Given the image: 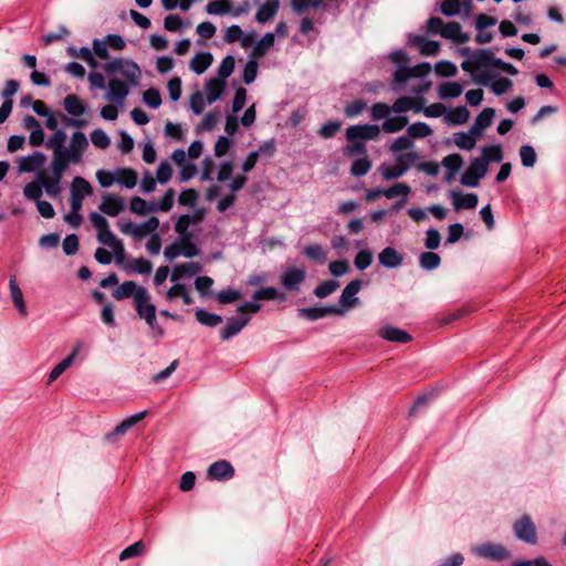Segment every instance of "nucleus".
<instances>
[{"mask_svg": "<svg viewBox=\"0 0 566 566\" xmlns=\"http://www.w3.org/2000/svg\"><path fill=\"white\" fill-rule=\"evenodd\" d=\"M126 48V41L119 34L109 33L105 36L94 39L92 49L82 46L76 49L70 46L71 56L85 62L93 71L103 66V71H139V66L129 59L112 56L111 52H119Z\"/></svg>", "mask_w": 566, "mask_h": 566, "instance_id": "f257e3e1", "label": "nucleus"}, {"mask_svg": "<svg viewBox=\"0 0 566 566\" xmlns=\"http://www.w3.org/2000/svg\"><path fill=\"white\" fill-rule=\"evenodd\" d=\"M88 148L87 137L83 132H74L71 136L69 146L54 149L52 160L49 166L50 175H52L60 184L65 171L71 165H78L83 161V156Z\"/></svg>", "mask_w": 566, "mask_h": 566, "instance_id": "f03ea898", "label": "nucleus"}, {"mask_svg": "<svg viewBox=\"0 0 566 566\" xmlns=\"http://www.w3.org/2000/svg\"><path fill=\"white\" fill-rule=\"evenodd\" d=\"M232 73H217L216 76L206 81L203 91H195L189 97V106L195 115L202 114L206 102L216 103L226 92L227 78Z\"/></svg>", "mask_w": 566, "mask_h": 566, "instance_id": "7ed1b4c3", "label": "nucleus"}, {"mask_svg": "<svg viewBox=\"0 0 566 566\" xmlns=\"http://www.w3.org/2000/svg\"><path fill=\"white\" fill-rule=\"evenodd\" d=\"M43 189L52 198L59 197L62 191L61 184L52 175L46 174L45 170H39L35 179L24 186L23 196L36 203L41 200Z\"/></svg>", "mask_w": 566, "mask_h": 566, "instance_id": "20e7f679", "label": "nucleus"}, {"mask_svg": "<svg viewBox=\"0 0 566 566\" xmlns=\"http://www.w3.org/2000/svg\"><path fill=\"white\" fill-rule=\"evenodd\" d=\"M501 67V71H517L511 64H502L489 50H476L462 63L463 71H492Z\"/></svg>", "mask_w": 566, "mask_h": 566, "instance_id": "39448f33", "label": "nucleus"}, {"mask_svg": "<svg viewBox=\"0 0 566 566\" xmlns=\"http://www.w3.org/2000/svg\"><path fill=\"white\" fill-rule=\"evenodd\" d=\"M429 73H394L392 88L395 91H402L405 85L411 80H417L412 84L410 91L416 94L426 93L431 86V82L427 78Z\"/></svg>", "mask_w": 566, "mask_h": 566, "instance_id": "423d86ee", "label": "nucleus"}, {"mask_svg": "<svg viewBox=\"0 0 566 566\" xmlns=\"http://www.w3.org/2000/svg\"><path fill=\"white\" fill-rule=\"evenodd\" d=\"M499 74L500 73H471L474 84L490 87L495 95H502L511 88L512 82L507 77L499 76Z\"/></svg>", "mask_w": 566, "mask_h": 566, "instance_id": "0eeeda50", "label": "nucleus"}, {"mask_svg": "<svg viewBox=\"0 0 566 566\" xmlns=\"http://www.w3.org/2000/svg\"><path fill=\"white\" fill-rule=\"evenodd\" d=\"M488 170L485 160H482L480 157L473 158L469 167L461 175L460 182L465 187L475 188Z\"/></svg>", "mask_w": 566, "mask_h": 566, "instance_id": "6e6552de", "label": "nucleus"}, {"mask_svg": "<svg viewBox=\"0 0 566 566\" xmlns=\"http://www.w3.org/2000/svg\"><path fill=\"white\" fill-rule=\"evenodd\" d=\"M380 127L374 124L352 125L346 129V139L349 143H364L374 140L379 136Z\"/></svg>", "mask_w": 566, "mask_h": 566, "instance_id": "1a4fd4ad", "label": "nucleus"}, {"mask_svg": "<svg viewBox=\"0 0 566 566\" xmlns=\"http://www.w3.org/2000/svg\"><path fill=\"white\" fill-rule=\"evenodd\" d=\"M515 536L527 544L534 545L537 542V534L534 523L528 515L516 520L513 524Z\"/></svg>", "mask_w": 566, "mask_h": 566, "instance_id": "9d476101", "label": "nucleus"}, {"mask_svg": "<svg viewBox=\"0 0 566 566\" xmlns=\"http://www.w3.org/2000/svg\"><path fill=\"white\" fill-rule=\"evenodd\" d=\"M472 553L481 558L495 562L504 560L510 557L509 551L501 544L484 543L472 548Z\"/></svg>", "mask_w": 566, "mask_h": 566, "instance_id": "9b49d317", "label": "nucleus"}, {"mask_svg": "<svg viewBox=\"0 0 566 566\" xmlns=\"http://www.w3.org/2000/svg\"><path fill=\"white\" fill-rule=\"evenodd\" d=\"M345 310L337 305L321 306V307H302L297 310V314L308 321H316L324 318L328 315L342 316L345 314Z\"/></svg>", "mask_w": 566, "mask_h": 566, "instance_id": "f8f14e48", "label": "nucleus"}, {"mask_svg": "<svg viewBox=\"0 0 566 566\" xmlns=\"http://www.w3.org/2000/svg\"><path fill=\"white\" fill-rule=\"evenodd\" d=\"M134 306L138 317L142 319L156 313V306L150 303V295L143 286L134 295Z\"/></svg>", "mask_w": 566, "mask_h": 566, "instance_id": "ddd939ff", "label": "nucleus"}, {"mask_svg": "<svg viewBox=\"0 0 566 566\" xmlns=\"http://www.w3.org/2000/svg\"><path fill=\"white\" fill-rule=\"evenodd\" d=\"M97 240L112 249L118 261L124 258L125 249L123 242L111 231L109 226L97 232Z\"/></svg>", "mask_w": 566, "mask_h": 566, "instance_id": "4468645a", "label": "nucleus"}, {"mask_svg": "<svg viewBox=\"0 0 566 566\" xmlns=\"http://www.w3.org/2000/svg\"><path fill=\"white\" fill-rule=\"evenodd\" d=\"M129 94V83L119 78H111L107 86L108 101H113L117 104H123Z\"/></svg>", "mask_w": 566, "mask_h": 566, "instance_id": "2eb2a0df", "label": "nucleus"}, {"mask_svg": "<svg viewBox=\"0 0 566 566\" xmlns=\"http://www.w3.org/2000/svg\"><path fill=\"white\" fill-rule=\"evenodd\" d=\"M46 161V156L39 150L33 151L28 156H23L19 159V171L20 172H34L42 170L41 168Z\"/></svg>", "mask_w": 566, "mask_h": 566, "instance_id": "dca6fc26", "label": "nucleus"}, {"mask_svg": "<svg viewBox=\"0 0 566 566\" xmlns=\"http://www.w3.org/2000/svg\"><path fill=\"white\" fill-rule=\"evenodd\" d=\"M389 59L396 65V71H432L429 63H420L417 65H410L407 54L402 50L394 51Z\"/></svg>", "mask_w": 566, "mask_h": 566, "instance_id": "f3484780", "label": "nucleus"}, {"mask_svg": "<svg viewBox=\"0 0 566 566\" xmlns=\"http://www.w3.org/2000/svg\"><path fill=\"white\" fill-rule=\"evenodd\" d=\"M304 269L289 268L281 275V284L289 291H298L301 283L305 280Z\"/></svg>", "mask_w": 566, "mask_h": 566, "instance_id": "a211bd4d", "label": "nucleus"}, {"mask_svg": "<svg viewBox=\"0 0 566 566\" xmlns=\"http://www.w3.org/2000/svg\"><path fill=\"white\" fill-rule=\"evenodd\" d=\"M249 321V316L229 317L226 326L220 331L221 339L229 340L237 336L248 325Z\"/></svg>", "mask_w": 566, "mask_h": 566, "instance_id": "6ab92c4d", "label": "nucleus"}, {"mask_svg": "<svg viewBox=\"0 0 566 566\" xmlns=\"http://www.w3.org/2000/svg\"><path fill=\"white\" fill-rule=\"evenodd\" d=\"M98 208L103 213L109 217H116L125 209V202L122 197L107 193L103 196Z\"/></svg>", "mask_w": 566, "mask_h": 566, "instance_id": "aec40b11", "label": "nucleus"}, {"mask_svg": "<svg viewBox=\"0 0 566 566\" xmlns=\"http://www.w3.org/2000/svg\"><path fill=\"white\" fill-rule=\"evenodd\" d=\"M450 198L455 210L474 209L479 198L475 193H462L460 190H451Z\"/></svg>", "mask_w": 566, "mask_h": 566, "instance_id": "412c9836", "label": "nucleus"}, {"mask_svg": "<svg viewBox=\"0 0 566 566\" xmlns=\"http://www.w3.org/2000/svg\"><path fill=\"white\" fill-rule=\"evenodd\" d=\"M363 286L358 279L350 281L339 296V304L346 307H354L358 303L357 294Z\"/></svg>", "mask_w": 566, "mask_h": 566, "instance_id": "4be33fe9", "label": "nucleus"}, {"mask_svg": "<svg viewBox=\"0 0 566 566\" xmlns=\"http://www.w3.org/2000/svg\"><path fill=\"white\" fill-rule=\"evenodd\" d=\"M378 335L388 342L406 344L411 340V335L392 325H385L378 331Z\"/></svg>", "mask_w": 566, "mask_h": 566, "instance_id": "5701e85b", "label": "nucleus"}, {"mask_svg": "<svg viewBox=\"0 0 566 566\" xmlns=\"http://www.w3.org/2000/svg\"><path fill=\"white\" fill-rule=\"evenodd\" d=\"M379 264L386 269H397L403 262V256L392 247H386L378 254Z\"/></svg>", "mask_w": 566, "mask_h": 566, "instance_id": "b1692460", "label": "nucleus"}, {"mask_svg": "<svg viewBox=\"0 0 566 566\" xmlns=\"http://www.w3.org/2000/svg\"><path fill=\"white\" fill-rule=\"evenodd\" d=\"M208 474L213 480H228L234 475V469L230 462L226 460H219L209 467Z\"/></svg>", "mask_w": 566, "mask_h": 566, "instance_id": "393cba45", "label": "nucleus"}, {"mask_svg": "<svg viewBox=\"0 0 566 566\" xmlns=\"http://www.w3.org/2000/svg\"><path fill=\"white\" fill-rule=\"evenodd\" d=\"M202 268L198 262H188L184 264L176 265L170 274V280L172 282H177L182 277H190L199 272H201Z\"/></svg>", "mask_w": 566, "mask_h": 566, "instance_id": "a878e982", "label": "nucleus"}, {"mask_svg": "<svg viewBox=\"0 0 566 566\" xmlns=\"http://www.w3.org/2000/svg\"><path fill=\"white\" fill-rule=\"evenodd\" d=\"M495 115L494 108L486 107L484 108L474 119L473 125L471 126V132L475 133L476 136H482L485 128H488L493 120Z\"/></svg>", "mask_w": 566, "mask_h": 566, "instance_id": "bb28decb", "label": "nucleus"}, {"mask_svg": "<svg viewBox=\"0 0 566 566\" xmlns=\"http://www.w3.org/2000/svg\"><path fill=\"white\" fill-rule=\"evenodd\" d=\"M63 107L69 115L74 117L81 116L88 111L87 105L75 94H69L64 98Z\"/></svg>", "mask_w": 566, "mask_h": 566, "instance_id": "cd10ccee", "label": "nucleus"}, {"mask_svg": "<svg viewBox=\"0 0 566 566\" xmlns=\"http://www.w3.org/2000/svg\"><path fill=\"white\" fill-rule=\"evenodd\" d=\"M82 348L81 344H77L72 353L65 357L62 361H60L49 374L48 384L55 381L74 361L76 355L80 353Z\"/></svg>", "mask_w": 566, "mask_h": 566, "instance_id": "c85d7f7f", "label": "nucleus"}, {"mask_svg": "<svg viewBox=\"0 0 566 566\" xmlns=\"http://www.w3.org/2000/svg\"><path fill=\"white\" fill-rule=\"evenodd\" d=\"M9 291H10V296H11L14 307L18 310L20 315L27 316L28 312H27L23 293L17 283L15 276L10 277Z\"/></svg>", "mask_w": 566, "mask_h": 566, "instance_id": "c756f323", "label": "nucleus"}, {"mask_svg": "<svg viewBox=\"0 0 566 566\" xmlns=\"http://www.w3.org/2000/svg\"><path fill=\"white\" fill-rule=\"evenodd\" d=\"M410 44L417 46L422 55H436L440 50V43L433 40H427L423 36H415L409 40Z\"/></svg>", "mask_w": 566, "mask_h": 566, "instance_id": "7c9ffc66", "label": "nucleus"}, {"mask_svg": "<svg viewBox=\"0 0 566 566\" xmlns=\"http://www.w3.org/2000/svg\"><path fill=\"white\" fill-rule=\"evenodd\" d=\"M455 43L462 44L469 40V35L462 32V28L458 22H449L444 25L442 35Z\"/></svg>", "mask_w": 566, "mask_h": 566, "instance_id": "2f4dec72", "label": "nucleus"}, {"mask_svg": "<svg viewBox=\"0 0 566 566\" xmlns=\"http://www.w3.org/2000/svg\"><path fill=\"white\" fill-rule=\"evenodd\" d=\"M279 10L277 0H266L258 10L255 19L260 23H265L274 18Z\"/></svg>", "mask_w": 566, "mask_h": 566, "instance_id": "473e14b6", "label": "nucleus"}, {"mask_svg": "<svg viewBox=\"0 0 566 566\" xmlns=\"http://www.w3.org/2000/svg\"><path fill=\"white\" fill-rule=\"evenodd\" d=\"M147 411H140L137 412L127 419L123 420L119 424H117L114 429V431L109 434H107V439H109L112 436H122L125 434L132 427H134L137 422H139L142 419L145 418Z\"/></svg>", "mask_w": 566, "mask_h": 566, "instance_id": "72a5a7b5", "label": "nucleus"}, {"mask_svg": "<svg viewBox=\"0 0 566 566\" xmlns=\"http://www.w3.org/2000/svg\"><path fill=\"white\" fill-rule=\"evenodd\" d=\"M476 137L475 133H472L470 128L469 132L454 133L453 142L460 149L471 150L476 145Z\"/></svg>", "mask_w": 566, "mask_h": 566, "instance_id": "f704fd0d", "label": "nucleus"}, {"mask_svg": "<svg viewBox=\"0 0 566 566\" xmlns=\"http://www.w3.org/2000/svg\"><path fill=\"white\" fill-rule=\"evenodd\" d=\"M391 108L392 112L397 114H402L411 109L415 113H419L422 109L421 105H417L415 98L411 96H401L397 98L391 105Z\"/></svg>", "mask_w": 566, "mask_h": 566, "instance_id": "c9c22d12", "label": "nucleus"}, {"mask_svg": "<svg viewBox=\"0 0 566 566\" xmlns=\"http://www.w3.org/2000/svg\"><path fill=\"white\" fill-rule=\"evenodd\" d=\"M159 227V219L150 217L145 222L136 224L132 234L134 240L143 239L148 232H155Z\"/></svg>", "mask_w": 566, "mask_h": 566, "instance_id": "e433bc0d", "label": "nucleus"}, {"mask_svg": "<svg viewBox=\"0 0 566 566\" xmlns=\"http://www.w3.org/2000/svg\"><path fill=\"white\" fill-rule=\"evenodd\" d=\"M116 182L120 186L133 189L137 184V174L132 168H120L115 172Z\"/></svg>", "mask_w": 566, "mask_h": 566, "instance_id": "4c0bfd02", "label": "nucleus"}, {"mask_svg": "<svg viewBox=\"0 0 566 566\" xmlns=\"http://www.w3.org/2000/svg\"><path fill=\"white\" fill-rule=\"evenodd\" d=\"M408 124V118L405 115H397L389 117L382 122L381 129L387 134L400 132Z\"/></svg>", "mask_w": 566, "mask_h": 566, "instance_id": "58836bf2", "label": "nucleus"}, {"mask_svg": "<svg viewBox=\"0 0 566 566\" xmlns=\"http://www.w3.org/2000/svg\"><path fill=\"white\" fill-rule=\"evenodd\" d=\"M463 87L458 82H444L438 87V94L440 98H455L462 94Z\"/></svg>", "mask_w": 566, "mask_h": 566, "instance_id": "ea45409f", "label": "nucleus"}, {"mask_svg": "<svg viewBox=\"0 0 566 566\" xmlns=\"http://www.w3.org/2000/svg\"><path fill=\"white\" fill-rule=\"evenodd\" d=\"M470 112L465 106H458L450 109L446 115V122L451 125H462L468 122Z\"/></svg>", "mask_w": 566, "mask_h": 566, "instance_id": "a19ab883", "label": "nucleus"}, {"mask_svg": "<svg viewBox=\"0 0 566 566\" xmlns=\"http://www.w3.org/2000/svg\"><path fill=\"white\" fill-rule=\"evenodd\" d=\"M180 297L185 305H190L192 303V298L189 294V291L185 284L176 283L168 289L166 292V298L168 301Z\"/></svg>", "mask_w": 566, "mask_h": 566, "instance_id": "79ce46f5", "label": "nucleus"}, {"mask_svg": "<svg viewBox=\"0 0 566 566\" xmlns=\"http://www.w3.org/2000/svg\"><path fill=\"white\" fill-rule=\"evenodd\" d=\"M482 160H485L489 168L490 163H500L503 159V150L501 145H489L482 148Z\"/></svg>", "mask_w": 566, "mask_h": 566, "instance_id": "37998d69", "label": "nucleus"}, {"mask_svg": "<svg viewBox=\"0 0 566 566\" xmlns=\"http://www.w3.org/2000/svg\"><path fill=\"white\" fill-rule=\"evenodd\" d=\"M206 12L211 15H222L232 12V3L230 0L210 1L206 7Z\"/></svg>", "mask_w": 566, "mask_h": 566, "instance_id": "c03bdc74", "label": "nucleus"}, {"mask_svg": "<svg viewBox=\"0 0 566 566\" xmlns=\"http://www.w3.org/2000/svg\"><path fill=\"white\" fill-rule=\"evenodd\" d=\"M71 193H76L80 197H87L93 193L91 184L83 177L76 176L73 178L71 184Z\"/></svg>", "mask_w": 566, "mask_h": 566, "instance_id": "a18cd8bd", "label": "nucleus"}, {"mask_svg": "<svg viewBox=\"0 0 566 566\" xmlns=\"http://www.w3.org/2000/svg\"><path fill=\"white\" fill-rule=\"evenodd\" d=\"M253 300L259 301H274L280 300L284 301L285 295L281 294L276 287L269 286V287H262L258 291H255L252 295Z\"/></svg>", "mask_w": 566, "mask_h": 566, "instance_id": "49530a36", "label": "nucleus"}, {"mask_svg": "<svg viewBox=\"0 0 566 566\" xmlns=\"http://www.w3.org/2000/svg\"><path fill=\"white\" fill-rule=\"evenodd\" d=\"M139 287L140 286H137L133 281H125L113 292V296L116 300H124L128 297L134 298V295L137 293Z\"/></svg>", "mask_w": 566, "mask_h": 566, "instance_id": "de8ad7c7", "label": "nucleus"}, {"mask_svg": "<svg viewBox=\"0 0 566 566\" xmlns=\"http://www.w3.org/2000/svg\"><path fill=\"white\" fill-rule=\"evenodd\" d=\"M196 318L200 324L209 327H216L222 323V316L210 313L203 308L196 311Z\"/></svg>", "mask_w": 566, "mask_h": 566, "instance_id": "09e8293b", "label": "nucleus"}, {"mask_svg": "<svg viewBox=\"0 0 566 566\" xmlns=\"http://www.w3.org/2000/svg\"><path fill=\"white\" fill-rule=\"evenodd\" d=\"M419 263L423 270L432 271V270H436L440 265L441 259H440L439 254H437L432 251H427V252H422L420 254Z\"/></svg>", "mask_w": 566, "mask_h": 566, "instance_id": "8fccbe9b", "label": "nucleus"}, {"mask_svg": "<svg viewBox=\"0 0 566 566\" xmlns=\"http://www.w3.org/2000/svg\"><path fill=\"white\" fill-rule=\"evenodd\" d=\"M212 55L209 52L197 53L190 61L191 71H206L212 63Z\"/></svg>", "mask_w": 566, "mask_h": 566, "instance_id": "3c124183", "label": "nucleus"}, {"mask_svg": "<svg viewBox=\"0 0 566 566\" xmlns=\"http://www.w3.org/2000/svg\"><path fill=\"white\" fill-rule=\"evenodd\" d=\"M180 251L185 258H193L200 254V249L191 241V237H181L177 240Z\"/></svg>", "mask_w": 566, "mask_h": 566, "instance_id": "603ef678", "label": "nucleus"}, {"mask_svg": "<svg viewBox=\"0 0 566 566\" xmlns=\"http://www.w3.org/2000/svg\"><path fill=\"white\" fill-rule=\"evenodd\" d=\"M432 134L431 127L423 122H416L408 127L410 138H424Z\"/></svg>", "mask_w": 566, "mask_h": 566, "instance_id": "864d4df0", "label": "nucleus"}, {"mask_svg": "<svg viewBox=\"0 0 566 566\" xmlns=\"http://www.w3.org/2000/svg\"><path fill=\"white\" fill-rule=\"evenodd\" d=\"M338 286H339V283L337 281L326 280L315 287L314 294L318 298H325L328 295H331L332 293H334L338 289Z\"/></svg>", "mask_w": 566, "mask_h": 566, "instance_id": "5fc2aeb1", "label": "nucleus"}, {"mask_svg": "<svg viewBox=\"0 0 566 566\" xmlns=\"http://www.w3.org/2000/svg\"><path fill=\"white\" fill-rule=\"evenodd\" d=\"M410 187L403 182H397L391 187L384 189L382 196L387 199H394L398 196H402L403 198L410 193Z\"/></svg>", "mask_w": 566, "mask_h": 566, "instance_id": "6e6d98bb", "label": "nucleus"}, {"mask_svg": "<svg viewBox=\"0 0 566 566\" xmlns=\"http://www.w3.org/2000/svg\"><path fill=\"white\" fill-rule=\"evenodd\" d=\"M419 159V155L416 151H409L405 154H400L396 157V164L402 169L406 174Z\"/></svg>", "mask_w": 566, "mask_h": 566, "instance_id": "4d7b16f0", "label": "nucleus"}, {"mask_svg": "<svg viewBox=\"0 0 566 566\" xmlns=\"http://www.w3.org/2000/svg\"><path fill=\"white\" fill-rule=\"evenodd\" d=\"M303 253L308 259L318 263H324L326 260V252L321 244H310L304 248Z\"/></svg>", "mask_w": 566, "mask_h": 566, "instance_id": "13d9d810", "label": "nucleus"}, {"mask_svg": "<svg viewBox=\"0 0 566 566\" xmlns=\"http://www.w3.org/2000/svg\"><path fill=\"white\" fill-rule=\"evenodd\" d=\"M520 158L524 167L532 168L536 164L537 156L532 146L523 145L520 148Z\"/></svg>", "mask_w": 566, "mask_h": 566, "instance_id": "bf43d9fd", "label": "nucleus"}, {"mask_svg": "<svg viewBox=\"0 0 566 566\" xmlns=\"http://www.w3.org/2000/svg\"><path fill=\"white\" fill-rule=\"evenodd\" d=\"M373 252L368 249H364L357 252L354 259V265L357 270L364 271L370 266L373 262Z\"/></svg>", "mask_w": 566, "mask_h": 566, "instance_id": "052dcab7", "label": "nucleus"}, {"mask_svg": "<svg viewBox=\"0 0 566 566\" xmlns=\"http://www.w3.org/2000/svg\"><path fill=\"white\" fill-rule=\"evenodd\" d=\"M66 134L63 129L54 130V134L49 137L45 143V146L54 153V149H61L66 147L65 144Z\"/></svg>", "mask_w": 566, "mask_h": 566, "instance_id": "680f3d73", "label": "nucleus"}, {"mask_svg": "<svg viewBox=\"0 0 566 566\" xmlns=\"http://www.w3.org/2000/svg\"><path fill=\"white\" fill-rule=\"evenodd\" d=\"M371 168L370 160L365 156L364 158L356 159L350 167V174L354 177H363L368 174Z\"/></svg>", "mask_w": 566, "mask_h": 566, "instance_id": "e2e57ef3", "label": "nucleus"}, {"mask_svg": "<svg viewBox=\"0 0 566 566\" xmlns=\"http://www.w3.org/2000/svg\"><path fill=\"white\" fill-rule=\"evenodd\" d=\"M390 112H392L391 106L386 103L378 102L375 103L370 108V116L374 120L387 119Z\"/></svg>", "mask_w": 566, "mask_h": 566, "instance_id": "0e129e2a", "label": "nucleus"}, {"mask_svg": "<svg viewBox=\"0 0 566 566\" xmlns=\"http://www.w3.org/2000/svg\"><path fill=\"white\" fill-rule=\"evenodd\" d=\"M441 165L448 171L458 172L459 169L463 166V158L459 154H451L442 159Z\"/></svg>", "mask_w": 566, "mask_h": 566, "instance_id": "69168bd1", "label": "nucleus"}, {"mask_svg": "<svg viewBox=\"0 0 566 566\" xmlns=\"http://www.w3.org/2000/svg\"><path fill=\"white\" fill-rule=\"evenodd\" d=\"M143 101L148 107L153 109L158 108L161 105L159 91L153 87L146 90L143 94Z\"/></svg>", "mask_w": 566, "mask_h": 566, "instance_id": "338daca9", "label": "nucleus"}, {"mask_svg": "<svg viewBox=\"0 0 566 566\" xmlns=\"http://www.w3.org/2000/svg\"><path fill=\"white\" fill-rule=\"evenodd\" d=\"M91 142L93 143L94 146H96L97 148H101V149H106L111 144V139L107 136V134L103 129H99V128L92 130Z\"/></svg>", "mask_w": 566, "mask_h": 566, "instance_id": "774afa93", "label": "nucleus"}]
</instances>
